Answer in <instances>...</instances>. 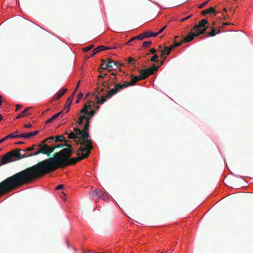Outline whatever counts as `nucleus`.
<instances>
[{"mask_svg": "<svg viewBox=\"0 0 253 253\" xmlns=\"http://www.w3.org/2000/svg\"><path fill=\"white\" fill-rule=\"evenodd\" d=\"M92 52H93V53L91 54V56H92L94 55L95 54H96V53H97L98 52H99L97 47L94 48Z\"/></svg>", "mask_w": 253, "mask_h": 253, "instance_id": "37", "label": "nucleus"}, {"mask_svg": "<svg viewBox=\"0 0 253 253\" xmlns=\"http://www.w3.org/2000/svg\"><path fill=\"white\" fill-rule=\"evenodd\" d=\"M16 111H17L19 110V109L21 107V105H19V104H17V105H16Z\"/></svg>", "mask_w": 253, "mask_h": 253, "instance_id": "40", "label": "nucleus"}, {"mask_svg": "<svg viewBox=\"0 0 253 253\" xmlns=\"http://www.w3.org/2000/svg\"><path fill=\"white\" fill-rule=\"evenodd\" d=\"M79 84H80V82H78V83L77 84V87H76V90L74 91V92H73V94L75 93V91H76V90L77 89L79 85Z\"/></svg>", "mask_w": 253, "mask_h": 253, "instance_id": "42", "label": "nucleus"}, {"mask_svg": "<svg viewBox=\"0 0 253 253\" xmlns=\"http://www.w3.org/2000/svg\"><path fill=\"white\" fill-rule=\"evenodd\" d=\"M10 138L9 136V134L7 136H6L5 137H4V138H3L2 139H3V141L7 140L8 139Z\"/></svg>", "mask_w": 253, "mask_h": 253, "instance_id": "41", "label": "nucleus"}, {"mask_svg": "<svg viewBox=\"0 0 253 253\" xmlns=\"http://www.w3.org/2000/svg\"><path fill=\"white\" fill-rule=\"evenodd\" d=\"M156 51H157V50L156 49H155V48H151L150 50V52L149 53H148L147 55H149L150 53L155 54V53L156 52Z\"/></svg>", "mask_w": 253, "mask_h": 253, "instance_id": "34", "label": "nucleus"}, {"mask_svg": "<svg viewBox=\"0 0 253 253\" xmlns=\"http://www.w3.org/2000/svg\"><path fill=\"white\" fill-rule=\"evenodd\" d=\"M202 14L204 15H206L207 14L211 15L212 14H214V15H215L216 13L215 12V8L213 7H211L208 9L202 11Z\"/></svg>", "mask_w": 253, "mask_h": 253, "instance_id": "14", "label": "nucleus"}, {"mask_svg": "<svg viewBox=\"0 0 253 253\" xmlns=\"http://www.w3.org/2000/svg\"><path fill=\"white\" fill-rule=\"evenodd\" d=\"M169 49V47L163 45L159 46L157 51L161 52V57L163 58V60L161 62V65L163 64L164 61L166 59V57H163L164 54L167 55V50Z\"/></svg>", "mask_w": 253, "mask_h": 253, "instance_id": "9", "label": "nucleus"}, {"mask_svg": "<svg viewBox=\"0 0 253 253\" xmlns=\"http://www.w3.org/2000/svg\"><path fill=\"white\" fill-rule=\"evenodd\" d=\"M98 82L94 91L92 93V99L86 102L78 114L77 124L80 127L84 126L83 130L74 128V131L66 132L68 138L74 141L73 144H80L77 151L78 157L69 159L71 150L69 148H64L56 153L53 157L43 160L37 164L28 168L16 174H47L56 170L58 168L67 165L75 164L78 161L87 158L92 148V142L88 133L90 120L99 106L110 97H107L110 88L113 84L108 81L107 74L99 71Z\"/></svg>", "mask_w": 253, "mask_h": 253, "instance_id": "1", "label": "nucleus"}, {"mask_svg": "<svg viewBox=\"0 0 253 253\" xmlns=\"http://www.w3.org/2000/svg\"><path fill=\"white\" fill-rule=\"evenodd\" d=\"M70 98L71 97H69L67 101V103H66V106H65V108H64V110L65 111V113H67L69 110H70V106L71 105V103H72V99L70 100Z\"/></svg>", "mask_w": 253, "mask_h": 253, "instance_id": "17", "label": "nucleus"}, {"mask_svg": "<svg viewBox=\"0 0 253 253\" xmlns=\"http://www.w3.org/2000/svg\"><path fill=\"white\" fill-rule=\"evenodd\" d=\"M121 66V64L120 62L115 61L109 58H107L106 59L101 60L100 68L101 69H105L107 70L108 71H111L116 70Z\"/></svg>", "mask_w": 253, "mask_h": 253, "instance_id": "4", "label": "nucleus"}, {"mask_svg": "<svg viewBox=\"0 0 253 253\" xmlns=\"http://www.w3.org/2000/svg\"><path fill=\"white\" fill-rule=\"evenodd\" d=\"M3 142H4V141H3V139L2 138V139H1L0 140V143H2Z\"/></svg>", "mask_w": 253, "mask_h": 253, "instance_id": "46", "label": "nucleus"}, {"mask_svg": "<svg viewBox=\"0 0 253 253\" xmlns=\"http://www.w3.org/2000/svg\"><path fill=\"white\" fill-rule=\"evenodd\" d=\"M109 197L108 194L107 193L103 191V194H102V196L100 199H102L105 201H106L109 199Z\"/></svg>", "mask_w": 253, "mask_h": 253, "instance_id": "22", "label": "nucleus"}, {"mask_svg": "<svg viewBox=\"0 0 253 253\" xmlns=\"http://www.w3.org/2000/svg\"><path fill=\"white\" fill-rule=\"evenodd\" d=\"M2 116L0 114V122L2 120Z\"/></svg>", "mask_w": 253, "mask_h": 253, "instance_id": "47", "label": "nucleus"}, {"mask_svg": "<svg viewBox=\"0 0 253 253\" xmlns=\"http://www.w3.org/2000/svg\"><path fill=\"white\" fill-rule=\"evenodd\" d=\"M208 2H209V0H207V1H205L203 2V3H202L200 5H199L198 7L199 8H203L204 7H205L208 3Z\"/></svg>", "mask_w": 253, "mask_h": 253, "instance_id": "26", "label": "nucleus"}, {"mask_svg": "<svg viewBox=\"0 0 253 253\" xmlns=\"http://www.w3.org/2000/svg\"><path fill=\"white\" fill-rule=\"evenodd\" d=\"M211 31L208 33V36L210 37H213L215 35V29L214 27L211 26Z\"/></svg>", "mask_w": 253, "mask_h": 253, "instance_id": "20", "label": "nucleus"}, {"mask_svg": "<svg viewBox=\"0 0 253 253\" xmlns=\"http://www.w3.org/2000/svg\"><path fill=\"white\" fill-rule=\"evenodd\" d=\"M200 34H198V32H195L192 31V28L191 29V31L186 35L182 40L184 42H188L193 40L195 37H196L199 35Z\"/></svg>", "mask_w": 253, "mask_h": 253, "instance_id": "7", "label": "nucleus"}, {"mask_svg": "<svg viewBox=\"0 0 253 253\" xmlns=\"http://www.w3.org/2000/svg\"><path fill=\"white\" fill-rule=\"evenodd\" d=\"M39 149L33 153L29 154L22 155L19 151L15 150L11 151L5 154L1 158V164L4 165L13 161H15L23 158L31 157L37 155L40 153L46 154L49 156L55 149V148L58 147V145L50 147L45 144L42 141L41 144L38 145Z\"/></svg>", "mask_w": 253, "mask_h": 253, "instance_id": "2", "label": "nucleus"}, {"mask_svg": "<svg viewBox=\"0 0 253 253\" xmlns=\"http://www.w3.org/2000/svg\"><path fill=\"white\" fill-rule=\"evenodd\" d=\"M177 38H178V36L174 37L173 43L169 47V49L167 50V55H169L172 49L181 45L183 43V41H181L180 42H176L175 40Z\"/></svg>", "mask_w": 253, "mask_h": 253, "instance_id": "8", "label": "nucleus"}, {"mask_svg": "<svg viewBox=\"0 0 253 253\" xmlns=\"http://www.w3.org/2000/svg\"><path fill=\"white\" fill-rule=\"evenodd\" d=\"M83 94L82 93H80L78 96V99L76 101V103H78L80 102V100L83 98Z\"/></svg>", "mask_w": 253, "mask_h": 253, "instance_id": "33", "label": "nucleus"}, {"mask_svg": "<svg viewBox=\"0 0 253 253\" xmlns=\"http://www.w3.org/2000/svg\"><path fill=\"white\" fill-rule=\"evenodd\" d=\"M67 91V89L66 88H63V89H61L57 93H56L55 94V95L54 96V100L59 99L63 95V94H64Z\"/></svg>", "mask_w": 253, "mask_h": 253, "instance_id": "15", "label": "nucleus"}, {"mask_svg": "<svg viewBox=\"0 0 253 253\" xmlns=\"http://www.w3.org/2000/svg\"><path fill=\"white\" fill-rule=\"evenodd\" d=\"M150 60L154 62H157L158 61V56L157 54H154V55L151 57Z\"/></svg>", "mask_w": 253, "mask_h": 253, "instance_id": "23", "label": "nucleus"}, {"mask_svg": "<svg viewBox=\"0 0 253 253\" xmlns=\"http://www.w3.org/2000/svg\"><path fill=\"white\" fill-rule=\"evenodd\" d=\"M229 24L230 25V24H231V23H225L223 24V25H229Z\"/></svg>", "mask_w": 253, "mask_h": 253, "instance_id": "45", "label": "nucleus"}, {"mask_svg": "<svg viewBox=\"0 0 253 253\" xmlns=\"http://www.w3.org/2000/svg\"><path fill=\"white\" fill-rule=\"evenodd\" d=\"M36 145H33L31 147H28L26 150H25V152H28V151H32L33 150H34L36 149Z\"/></svg>", "mask_w": 253, "mask_h": 253, "instance_id": "25", "label": "nucleus"}, {"mask_svg": "<svg viewBox=\"0 0 253 253\" xmlns=\"http://www.w3.org/2000/svg\"><path fill=\"white\" fill-rule=\"evenodd\" d=\"M93 48V45H89L87 47H85L83 48V51L84 52H87L90 50H91Z\"/></svg>", "mask_w": 253, "mask_h": 253, "instance_id": "28", "label": "nucleus"}, {"mask_svg": "<svg viewBox=\"0 0 253 253\" xmlns=\"http://www.w3.org/2000/svg\"><path fill=\"white\" fill-rule=\"evenodd\" d=\"M55 139V137L50 136L45 139H44L43 142V143H45L46 141L48 142H50L51 140Z\"/></svg>", "mask_w": 253, "mask_h": 253, "instance_id": "27", "label": "nucleus"}, {"mask_svg": "<svg viewBox=\"0 0 253 253\" xmlns=\"http://www.w3.org/2000/svg\"><path fill=\"white\" fill-rule=\"evenodd\" d=\"M135 38H136V40L138 39L140 40H141L143 39L144 38H145L144 37V33H143L142 34L139 35L137 36H136Z\"/></svg>", "mask_w": 253, "mask_h": 253, "instance_id": "30", "label": "nucleus"}, {"mask_svg": "<svg viewBox=\"0 0 253 253\" xmlns=\"http://www.w3.org/2000/svg\"><path fill=\"white\" fill-rule=\"evenodd\" d=\"M39 133V131L36 130L35 131L30 132L28 133H24L21 134V136L22 138H24L25 139H29L37 134H38Z\"/></svg>", "mask_w": 253, "mask_h": 253, "instance_id": "13", "label": "nucleus"}, {"mask_svg": "<svg viewBox=\"0 0 253 253\" xmlns=\"http://www.w3.org/2000/svg\"><path fill=\"white\" fill-rule=\"evenodd\" d=\"M152 43V42L151 41H145L143 42L142 47L147 48L148 46H149Z\"/></svg>", "mask_w": 253, "mask_h": 253, "instance_id": "24", "label": "nucleus"}, {"mask_svg": "<svg viewBox=\"0 0 253 253\" xmlns=\"http://www.w3.org/2000/svg\"><path fill=\"white\" fill-rule=\"evenodd\" d=\"M103 191L100 189H96L92 190L90 192V196L95 199H97L101 198Z\"/></svg>", "mask_w": 253, "mask_h": 253, "instance_id": "10", "label": "nucleus"}, {"mask_svg": "<svg viewBox=\"0 0 253 253\" xmlns=\"http://www.w3.org/2000/svg\"><path fill=\"white\" fill-rule=\"evenodd\" d=\"M97 48L99 52L101 51L110 49L112 48V47H105L103 45L99 46Z\"/></svg>", "mask_w": 253, "mask_h": 253, "instance_id": "21", "label": "nucleus"}, {"mask_svg": "<svg viewBox=\"0 0 253 253\" xmlns=\"http://www.w3.org/2000/svg\"><path fill=\"white\" fill-rule=\"evenodd\" d=\"M32 126V124L29 123L28 124H25L24 126V127H25L26 128H29L31 127Z\"/></svg>", "mask_w": 253, "mask_h": 253, "instance_id": "39", "label": "nucleus"}, {"mask_svg": "<svg viewBox=\"0 0 253 253\" xmlns=\"http://www.w3.org/2000/svg\"><path fill=\"white\" fill-rule=\"evenodd\" d=\"M63 111H61L60 112H58L53 116H52L51 118L47 119L45 121V124H49L52 122H54L57 119L61 118L62 114H63Z\"/></svg>", "mask_w": 253, "mask_h": 253, "instance_id": "11", "label": "nucleus"}, {"mask_svg": "<svg viewBox=\"0 0 253 253\" xmlns=\"http://www.w3.org/2000/svg\"><path fill=\"white\" fill-rule=\"evenodd\" d=\"M141 80L139 76H131L130 81L128 83L124 82L122 83L117 84L115 85L114 87L110 90L107 97H111L113 95L116 94L117 92L120 91L122 89L127 87L129 85H134L137 82Z\"/></svg>", "mask_w": 253, "mask_h": 253, "instance_id": "3", "label": "nucleus"}, {"mask_svg": "<svg viewBox=\"0 0 253 253\" xmlns=\"http://www.w3.org/2000/svg\"><path fill=\"white\" fill-rule=\"evenodd\" d=\"M144 37L149 38V37H157V34L155 33L151 32L150 31H147L144 33Z\"/></svg>", "mask_w": 253, "mask_h": 253, "instance_id": "16", "label": "nucleus"}, {"mask_svg": "<svg viewBox=\"0 0 253 253\" xmlns=\"http://www.w3.org/2000/svg\"><path fill=\"white\" fill-rule=\"evenodd\" d=\"M136 40L135 37L132 38L129 41H128L126 44L128 45H131V42L134 40Z\"/></svg>", "mask_w": 253, "mask_h": 253, "instance_id": "36", "label": "nucleus"}, {"mask_svg": "<svg viewBox=\"0 0 253 253\" xmlns=\"http://www.w3.org/2000/svg\"><path fill=\"white\" fill-rule=\"evenodd\" d=\"M208 24V21L205 19H202L198 24L192 28V31L198 32V34H202L205 33L207 28L206 25Z\"/></svg>", "mask_w": 253, "mask_h": 253, "instance_id": "6", "label": "nucleus"}, {"mask_svg": "<svg viewBox=\"0 0 253 253\" xmlns=\"http://www.w3.org/2000/svg\"><path fill=\"white\" fill-rule=\"evenodd\" d=\"M2 104V97L0 95V105Z\"/></svg>", "mask_w": 253, "mask_h": 253, "instance_id": "44", "label": "nucleus"}, {"mask_svg": "<svg viewBox=\"0 0 253 253\" xmlns=\"http://www.w3.org/2000/svg\"><path fill=\"white\" fill-rule=\"evenodd\" d=\"M116 77V74L113 73L109 76V79H110V80L113 81V80H115Z\"/></svg>", "mask_w": 253, "mask_h": 253, "instance_id": "29", "label": "nucleus"}, {"mask_svg": "<svg viewBox=\"0 0 253 253\" xmlns=\"http://www.w3.org/2000/svg\"><path fill=\"white\" fill-rule=\"evenodd\" d=\"M63 187H64V185H63L60 184V185H58V186L56 187V190H60V189H63Z\"/></svg>", "mask_w": 253, "mask_h": 253, "instance_id": "38", "label": "nucleus"}, {"mask_svg": "<svg viewBox=\"0 0 253 253\" xmlns=\"http://www.w3.org/2000/svg\"><path fill=\"white\" fill-rule=\"evenodd\" d=\"M9 136L10 138H21V134H18V131H16L14 132L11 133L9 134Z\"/></svg>", "mask_w": 253, "mask_h": 253, "instance_id": "18", "label": "nucleus"}, {"mask_svg": "<svg viewBox=\"0 0 253 253\" xmlns=\"http://www.w3.org/2000/svg\"><path fill=\"white\" fill-rule=\"evenodd\" d=\"M55 141L58 142H66L65 138L63 135H58L55 137Z\"/></svg>", "mask_w": 253, "mask_h": 253, "instance_id": "19", "label": "nucleus"}, {"mask_svg": "<svg viewBox=\"0 0 253 253\" xmlns=\"http://www.w3.org/2000/svg\"><path fill=\"white\" fill-rule=\"evenodd\" d=\"M90 95V94L89 93H87L86 95V96H85V98H88L89 96Z\"/></svg>", "mask_w": 253, "mask_h": 253, "instance_id": "43", "label": "nucleus"}, {"mask_svg": "<svg viewBox=\"0 0 253 253\" xmlns=\"http://www.w3.org/2000/svg\"><path fill=\"white\" fill-rule=\"evenodd\" d=\"M159 67L153 66L149 68L141 70L139 72V77L141 80L145 79L150 75L153 74L158 70Z\"/></svg>", "mask_w": 253, "mask_h": 253, "instance_id": "5", "label": "nucleus"}, {"mask_svg": "<svg viewBox=\"0 0 253 253\" xmlns=\"http://www.w3.org/2000/svg\"><path fill=\"white\" fill-rule=\"evenodd\" d=\"M166 27V26H165L163 27V28H162L158 32H155V33L157 34V36L159 34L162 33L165 30Z\"/></svg>", "mask_w": 253, "mask_h": 253, "instance_id": "31", "label": "nucleus"}, {"mask_svg": "<svg viewBox=\"0 0 253 253\" xmlns=\"http://www.w3.org/2000/svg\"><path fill=\"white\" fill-rule=\"evenodd\" d=\"M190 17H191V15H189L188 16H186V17H184V18H183L179 20V21L180 22H184V21H186V20L188 19Z\"/></svg>", "mask_w": 253, "mask_h": 253, "instance_id": "35", "label": "nucleus"}, {"mask_svg": "<svg viewBox=\"0 0 253 253\" xmlns=\"http://www.w3.org/2000/svg\"><path fill=\"white\" fill-rule=\"evenodd\" d=\"M31 108L30 107L27 108L20 113L18 116H16V119H19L25 116H27L31 114Z\"/></svg>", "mask_w": 253, "mask_h": 253, "instance_id": "12", "label": "nucleus"}, {"mask_svg": "<svg viewBox=\"0 0 253 253\" xmlns=\"http://www.w3.org/2000/svg\"><path fill=\"white\" fill-rule=\"evenodd\" d=\"M127 63L129 64H132L134 63V60L132 58H129L127 60Z\"/></svg>", "mask_w": 253, "mask_h": 253, "instance_id": "32", "label": "nucleus"}]
</instances>
